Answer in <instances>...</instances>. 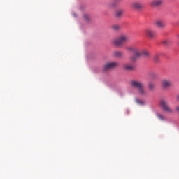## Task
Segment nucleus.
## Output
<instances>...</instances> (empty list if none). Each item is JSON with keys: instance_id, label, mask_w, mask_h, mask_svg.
<instances>
[{"instance_id": "39448f33", "label": "nucleus", "mask_w": 179, "mask_h": 179, "mask_svg": "<svg viewBox=\"0 0 179 179\" xmlns=\"http://www.w3.org/2000/svg\"><path fill=\"white\" fill-rule=\"evenodd\" d=\"M160 106L162 110L166 113H173V109L169 106V101L166 100H161Z\"/></svg>"}, {"instance_id": "6e6552de", "label": "nucleus", "mask_w": 179, "mask_h": 179, "mask_svg": "<svg viewBox=\"0 0 179 179\" xmlns=\"http://www.w3.org/2000/svg\"><path fill=\"white\" fill-rule=\"evenodd\" d=\"M164 3V0H152L150 3L152 8H160Z\"/></svg>"}, {"instance_id": "0eeeda50", "label": "nucleus", "mask_w": 179, "mask_h": 179, "mask_svg": "<svg viewBox=\"0 0 179 179\" xmlns=\"http://www.w3.org/2000/svg\"><path fill=\"white\" fill-rule=\"evenodd\" d=\"M161 86L162 89L167 90V89H170L173 86V82L170 79H164L161 82Z\"/></svg>"}, {"instance_id": "7ed1b4c3", "label": "nucleus", "mask_w": 179, "mask_h": 179, "mask_svg": "<svg viewBox=\"0 0 179 179\" xmlns=\"http://www.w3.org/2000/svg\"><path fill=\"white\" fill-rule=\"evenodd\" d=\"M129 41V36L125 34L120 35L117 39H114L112 43L114 45H117V47H121L127 43V41Z\"/></svg>"}, {"instance_id": "9b49d317", "label": "nucleus", "mask_w": 179, "mask_h": 179, "mask_svg": "<svg viewBox=\"0 0 179 179\" xmlns=\"http://www.w3.org/2000/svg\"><path fill=\"white\" fill-rule=\"evenodd\" d=\"M120 2H121V0H113L112 2L109 3V8H117Z\"/></svg>"}, {"instance_id": "423d86ee", "label": "nucleus", "mask_w": 179, "mask_h": 179, "mask_svg": "<svg viewBox=\"0 0 179 179\" xmlns=\"http://www.w3.org/2000/svg\"><path fill=\"white\" fill-rule=\"evenodd\" d=\"M145 36H147L148 38H150V40H154V38L157 37V33L150 28L145 29Z\"/></svg>"}, {"instance_id": "f03ea898", "label": "nucleus", "mask_w": 179, "mask_h": 179, "mask_svg": "<svg viewBox=\"0 0 179 179\" xmlns=\"http://www.w3.org/2000/svg\"><path fill=\"white\" fill-rule=\"evenodd\" d=\"M130 86L134 89H137V93L140 97H148V91L145 87V84L138 80H131Z\"/></svg>"}, {"instance_id": "5701e85b", "label": "nucleus", "mask_w": 179, "mask_h": 179, "mask_svg": "<svg viewBox=\"0 0 179 179\" xmlns=\"http://www.w3.org/2000/svg\"><path fill=\"white\" fill-rule=\"evenodd\" d=\"M157 117L159 119L162 120L163 121V120H164V117H163V115L158 114L157 115Z\"/></svg>"}, {"instance_id": "4468645a", "label": "nucleus", "mask_w": 179, "mask_h": 179, "mask_svg": "<svg viewBox=\"0 0 179 179\" xmlns=\"http://www.w3.org/2000/svg\"><path fill=\"white\" fill-rule=\"evenodd\" d=\"M149 77L152 80H155V79L157 78V73L151 72L149 73Z\"/></svg>"}, {"instance_id": "ddd939ff", "label": "nucleus", "mask_w": 179, "mask_h": 179, "mask_svg": "<svg viewBox=\"0 0 179 179\" xmlns=\"http://www.w3.org/2000/svg\"><path fill=\"white\" fill-rule=\"evenodd\" d=\"M113 57H116L117 58H121L124 54L122 52L120 51H115L113 53Z\"/></svg>"}, {"instance_id": "9d476101", "label": "nucleus", "mask_w": 179, "mask_h": 179, "mask_svg": "<svg viewBox=\"0 0 179 179\" xmlns=\"http://www.w3.org/2000/svg\"><path fill=\"white\" fill-rule=\"evenodd\" d=\"M155 24L158 29H164L166 24L162 20H157L155 22Z\"/></svg>"}, {"instance_id": "6ab92c4d", "label": "nucleus", "mask_w": 179, "mask_h": 179, "mask_svg": "<svg viewBox=\"0 0 179 179\" xmlns=\"http://www.w3.org/2000/svg\"><path fill=\"white\" fill-rule=\"evenodd\" d=\"M159 57H160L159 54L155 55V56H154V61H155V62H159Z\"/></svg>"}, {"instance_id": "dca6fc26", "label": "nucleus", "mask_w": 179, "mask_h": 179, "mask_svg": "<svg viewBox=\"0 0 179 179\" xmlns=\"http://www.w3.org/2000/svg\"><path fill=\"white\" fill-rule=\"evenodd\" d=\"M136 103H137V104H139L140 106H143L145 104V101L141 99H136Z\"/></svg>"}, {"instance_id": "f8f14e48", "label": "nucleus", "mask_w": 179, "mask_h": 179, "mask_svg": "<svg viewBox=\"0 0 179 179\" xmlns=\"http://www.w3.org/2000/svg\"><path fill=\"white\" fill-rule=\"evenodd\" d=\"M124 69H125V71H134L135 66L132 64H126L124 65Z\"/></svg>"}, {"instance_id": "f257e3e1", "label": "nucleus", "mask_w": 179, "mask_h": 179, "mask_svg": "<svg viewBox=\"0 0 179 179\" xmlns=\"http://www.w3.org/2000/svg\"><path fill=\"white\" fill-rule=\"evenodd\" d=\"M128 52H133V55L130 56V60L132 62L137 61L140 57H143V58H149L150 53L146 50H141L137 46H129L126 48Z\"/></svg>"}, {"instance_id": "aec40b11", "label": "nucleus", "mask_w": 179, "mask_h": 179, "mask_svg": "<svg viewBox=\"0 0 179 179\" xmlns=\"http://www.w3.org/2000/svg\"><path fill=\"white\" fill-rule=\"evenodd\" d=\"M112 29H113L115 31H117V30H120V25H113V26H112Z\"/></svg>"}, {"instance_id": "4be33fe9", "label": "nucleus", "mask_w": 179, "mask_h": 179, "mask_svg": "<svg viewBox=\"0 0 179 179\" xmlns=\"http://www.w3.org/2000/svg\"><path fill=\"white\" fill-rule=\"evenodd\" d=\"M84 20L85 22H89V20H90V18L89 17L88 15H84Z\"/></svg>"}, {"instance_id": "1a4fd4ad", "label": "nucleus", "mask_w": 179, "mask_h": 179, "mask_svg": "<svg viewBox=\"0 0 179 179\" xmlns=\"http://www.w3.org/2000/svg\"><path fill=\"white\" fill-rule=\"evenodd\" d=\"M131 8H132V9H134V10H141V9L143 8V6L142 5V3H141V2L133 1L131 3Z\"/></svg>"}, {"instance_id": "2eb2a0df", "label": "nucleus", "mask_w": 179, "mask_h": 179, "mask_svg": "<svg viewBox=\"0 0 179 179\" xmlns=\"http://www.w3.org/2000/svg\"><path fill=\"white\" fill-rule=\"evenodd\" d=\"M148 87L150 90H153V89H155V83L149 82L148 84Z\"/></svg>"}, {"instance_id": "f3484780", "label": "nucleus", "mask_w": 179, "mask_h": 179, "mask_svg": "<svg viewBox=\"0 0 179 179\" xmlns=\"http://www.w3.org/2000/svg\"><path fill=\"white\" fill-rule=\"evenodd\" d=\"M123 13L124 12L121 10L116 11V13H115L116 17H121V15H122Z\"/></svg>"}, {"instance_id": "a211bd4d", "label": "nucleus", "mask_w": 179, "mask_h": 179, "mask_svg": "<svg viewBox=\"0 0 179 179\" xmlns=\"http://www.w3.org/2000/svg\"><path fill=\"white\" fill-rule=\"evenodd\" d=\"M171 43V42H170V41L169 39L162 41L163 45H170Z\"/></svg>"}, {"instance_id": "20e7f679", "label": "nucleus", "mask_w": 179, "mask_h": 179, "mask_svg": "<svg viewBox=\"0 0 179 179\" xmlns=\"http://www.w3.org/2000/svg\"><path fill=\"white\" fill-rule=\"evenodd\" d=\"M118 66V63L117 62H109L106 63L103 68V72H108L110 69H114V68H117Z\"/></svg>"}, {"instance_id": "412c9836", "label": "nucleus", "mask_w": 179, "mask_h": 179, "mask_svg": "<svg viewBox=\"0 0 179 179\" xmlns=\"http://www.w3.org/2000/svg\"><path fill=\"white\" fill-rule=\"evenodd\" d=\"M176 100H178V101H179V95H178L176 96ZM175 109H176V111H177V113H179V105L176 106Z\"/></svg>"}, {"instance_id": "b1692460", "label": "nucleus", "mask_w": 179, "mask_h": 179, "mask_svg": "<svg viewBox=\"0 0 179 179\" xmlns=\"http://www.w3.org/2000/svg\"><path fill=\"white\" fill-rule=\"evenodd\" d=\"M178 38H179V34L178 35Z\"/></svg>"}]
</instances>
